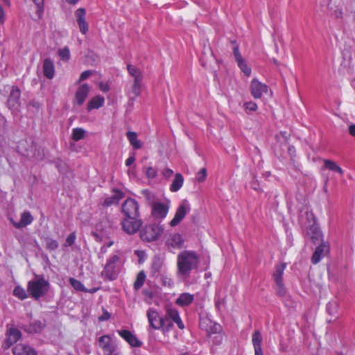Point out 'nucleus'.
Masks as SVG:
<instances>
[{"label": "nucleus", "instance_id": "39", "mask_svg": "<svg viewBox=\"0 0 355 355\" xmlns=\"http://www.w3.org/2000/svg\"><path fill=\"white\" fill-rule=\"evenodd\" d=\"M324 166L326 168H328L332 171H335L338 173L340 175H343L344 173L343 170L336 164V162L329 159L324 160Z\"/></svg>", "mask_w": 355, "mask_h": 355}, {"label": "nucleus", "instance_id": "37", "mask_svg": "<svg viewBox=\"0 0 355 355\" xmlns=\"http://www.w3.org/2000/svg\"><path fill=\"white\" fill-rule=\"evenodd\" d=\"M127 138L130 143V144L133 146L135 149H139L141 148L142 144L139 140L137 139V135L135 132H128L127 134Z\"/></svg>", "mask_w": 355, "mask_h": 355}, {"label": "nucleus", "instance_id": "20", "mask_svg": "<svg viewBox=\"0 0 355 355\" xmlns=\"http://www.w3.org/2000/svg\"><path fill=\"white\" fill-rule=\"evenodd\" d=\"M46 327V324L43 321L34 320L28 324L24 325L23 329L28 334H40Z\"/></svg>", "mask_w": 355, "mask_h": 355}, {"label": "nucleus", "instance_id": "5", "mask_svg": "<svg viewBox=\"0 0 355 355\" xmlns=\"http://www.w3.org/2000/svg\"><path fill=\"white\" fill-rule=\"evenodd\" d=\"M97 343L103 355H112V354L117 351V343L110 335L105 334L100 336L97 340Z\"/></svg>", "mask_w": 355, "mask_h": 355}, {"label": "nucleus", "instance_id": "13", "mask_svg": "<svg viewBox=\"0 0 355 355\" xmlns=\"http://www.w3.org/2000/svg\"><path fill=\"white\" fill-rule=\"evenodd\" d=\"M234 60L240 70L246 76L250 77L252 73L251 68L248 65L247 62L241 54L239 46L236 45L233 49Z\"/></svg>", "mask_w": 355, "mask_h": 355}, {"label": "nucleus", "instance_id": "43", "mask_svg": "<svg viewBox=\"0 0 355 355\" xmlns=\"http://www.w3.org/2000/svg\"><path fill=\"white\" fill-rule=\"evenodd\" d=\"M46 248L50 251H54L58 248V242L51 238L47 237L45 239Z\"/></svg>", "mask_w": 355, "mask_h": 355}, {"label": "nucleus", "instance_id": "32", "mask_svg": "<svg viewBox=\"0 0 355 355\" xmlns=\"http://www.w3.org/2000/svg\"><path fill=\"white\" fill-rule=\"evenodd\" d=\"M33 220V217L32 216L31 213L28 211H24V213H22L21 216L19 223H13V225L16 228H21L30 225L31 223H32Z\"/></svg>", "mask_w": 355, "mask_h": 355}, {"label": "nucleus", "instance_id": "8", "mask_svg": "<svg viewBox=\"0 0 355 355\" xmlns=\"http://www.w3.org/2000/svg\"><path fill=\"white\" fill-rule=\"evenodd\" d=\"M143 224L140 217H125L121 221V225L123 231L127 234L132 235L135 234Z\"/></svg>", "mask_w": 355, "mask_h": 355}, {"label": "nucleus", "instance_id": "53", "mask_svg": "<svg viewBox=\"0 0 355 355\" xmlns=\"http://www.w3.org/2000/svg\"><path fill=\"white\" fill-rule=\"evenodd\" d=\"M92 72L90 70H87V71H83L80 74L78 83H80V82L87 79L92 75Z\"/></svg>", "mask_w": 355, "mask_h": 355}, {"label": "nucleus", "instance_id": "33", "mask_svg": "<svg viewBox=\"0 0 355 355\" xmlns=\"http://www.w3.org/2000/svg\"><path fill=\"white\" fill-rule=\"evenodd\" d=\"M142 80L133 81L129 92L130 98L134 101L141 93Z\"/></svg>", "mask_w": 355, "mask_h": 355}, {"label": "nucleus", "instance_id": "49", "mask_svg": "<svg viewBox=\"0 0 355 355\" xmlns=\"http://www.w3.org/2000/svg\"><path fill=\"white\" fill-rule=\"evenodd\" d=\"M276 291L279 296L283 297L286 294V289L283 283L276 284Z\"/></svg>", "mask_w": 355, "mask_h": 355}, {"label": "nucleus", "instance_id": "62", "mask_svg": "<svg viewBox=\"0 0 355 355\" xmlns=\"http://www.w3.org/2000/svg\"><path fill=\"white\" fill-rule=\"evenodd\" d=\"M336 17L340 18L342 17L343 12L340 9L335 10L332 13Z\"/></svg>", "mask_w": 355, "mask_h": 355}, {"label": "nucleus", "instance_id": "38", "mask_svg": "<svg viewBox=\"0 0 355 355\" xmlns=\"http://www.w3.org/2000/svg\"><path fill=\"white\" fill-rule=\"evenodd\" d=\"M161 321H162L161 322V324H162L161 331L164 334H166V333L170 331L173 327V324H172L171 320L167 316V311L166 310L165 314L163 316H162Z\"/></svg>", "mask_w": 355, "mask_h": 355}, {"label": "nucleus", "instance_id": "54", "mask_svg": "<svg viewBox=\"0 0 355 355\" xmlns=\"http://www.w3.org/2000/svg\"><path fill=\"white\" fill-rule=\"evenodd\" d=\"M173 174V171L172 169H170V168H165L164 170H163L162 171V175L164 177H165L166 178H171Z\"/></svg>", "mask_w": 355, "mask_h": 355}, {"label": "nucleus", "instance_id": "55", "mask_svg": "<svg viewBox=\"0 0 355 355\" xmlns=\"http://www.w3.org/2000/svg\"><path fill=\"white\" fill-rule=\"evenodd\" d=\"M110 318V314L107 311H105L98 318V320L100 321H105L109 320Z\"/></svg>", "mask_w": 355, "mask_h": 355}, {"label": "nucleus", "instance_id": "9", "mask_svg": "<svg viewBox=\"0 0 355 355\" xmlns=\"http://www.w3.org/2000/svg\"><path fill=\"white\" fill-rule=\"evenodd\" d=\"M170 209V202H155L151 206V214L157 220H163L168 213Z\"/></svg>", "mask_w": 355, "mask_h": 355}, {"label": "nucleus", "instance_id": "34", "mask_svg": "<svg viewBox=\"0 0 355 355\" xmlns=\"http://www.w3.org/2000/svg\"><path fill=\"white\" fill-rule=\"evenodd\" d=\"M184 183V178L180 173H176L175 178L170 186V190L172 192L179 191Z\"/></svg>", "mask_w": 355, "mask_h": 355}, {"label": "nucleus", "instance_id": "11", "mask_svg": "<svg viewBox=\"0 0 355 355\" xmlns=\"http://www.w3.org/2000/svg\"><path fill=\"white\" fill-rule=\"evenodd\" d=\"M121 210L125 217H139V205L135 199H126L122 204Z\"/></svg>", "mask_w": 355, "mask_h": 355}, {"label": "nucleus", "instance_id": "44", "mask_svg": "<svg viewBox=\"0 0 355 355\" xmlns=\"http://www.w3.org/2000/svg\"><path fill=\"white\" fill-rule=\"evenodd\" d=\"M58 55L62 61L67 62L71 57L70 51L68 47H64L58 50Z\"/></svg>", "mask_w": 355, "mask_h": 355}, {"label": "nucleus", "instance_id": "35", "mask_svg": "<svg viewBox=\"0 0 355 355\" xmlns=\"http://www.w3.org/2000/svg\"><path fill=\"white\" fill-rule=\"evenodd\" d=\"M285 268V264H279L276 266L275 271L273 273V279L275 284L283 283V275Z\"/></svg>", "mask_w": 355, "mask_h": 355}, {"label": "nucleus", "instance_id": "6", "mask_svg": "<svg viewBox=\"0 0 355 355\" xmlns=\"http://www.w3.org/2000/svg\"><path fill=\"white\" fill-rule=\"evenodd\" d=\"M164 232V228L158 224H152L146 226L140 233V237L143 241H153L159 238Z\"/></svg>", "mask_w": 355, "mask_h": 355}, {"label": "nucleus", "instance_id": "15", "mask_svg": "<svg viewBox=\"0 0 355 355\" xmlns=\"http://www.w3.org/2000/svg\"><path fill=\"white\" fill-rule=\"evenodd\" d=\"M268 91V86L257 78H253L250 83V92L254 98H260Z\"/></svg>", "mask_w": 355, "mask_h": 355}, {"label": "nucleus", "instance_id": "10", "mask_svg": "<svg viewBox=\"0 0 355 355\" xmlns=\"http://www.w3.org/2000/svg\"><path fill=\"white\" fill-rule=\"evenodd\" d=\"M191 211L189 202L184 199L179 205L175 211L173 218L170 221L169 225L171 227L177 226Z\"/></svg>", "mask_w": 355, "mask_h": 355}, {"label": "nucleus", "instance_id": "52", "mask_svg": "<svg viewBox=\"0 0 355 355\" xmlns=\"http://www.w3.org/2000/svg\"><path fill=\"white\" fill-rule=\"evenodd\" d=\"M244 106L246 110H248L250 111H256L257 109V105L254 102H252V101L245 103Z\"/></svg>", "mask_w": 355, "mask_h": 355}, {"label": "nucleus", "instance_id": "47", "mask_svg": "<svg viewBox=\"0 0 355 355\" xmlns=\"http://www.w3.org/2000/svg\"><path fill=\"white\" fill-rule=\"evenodd\" d=\"M159 277H160L161 281L162 282V284L164 286L171 287L173 282L171 278L166 274V272H163L162 275H160Z\"/></svg>", "mask_w": 355, "mask_h": 355}, {"label": "nucleus", "instance_id": "58", "mask_svg": "<svg viewBox=\"0 0 355 355\" xmlns=\"http://www.w3.org/2000/svg\"><path fill=\"white\" fill-rule=\"evenodd\" d=\"M5 21V14L1 6H0V25Z\"/></svg>", "mask_w": 355, "mask_h": 355}, {"label": "nucleus", "instance_id": "26", "mask_svg": "<svg viewBox=\"0 0 355 355\" xmlns=\"http://www.w3.org/2000/svg\"><path fill=\"white\" fill-rule=\"evenodd\" d=\"M166 243L168 245L171 246L173 248H180L183 245L184 240L180 234L175 233L169 236Z\"/></svg>", "mask_w": 355, "mask_h": 355}, {"label": "nucleus", "instance_id": "46", "mask_svg": "<svg viewBox=\"0 0 355 355\" xmlns=\"http://www.w3.org/2000/svg\"><path fill=\"white\" fill-rule=\"evenodd\" d=\"M143 171L146 178L150 180L155 178L157 175L156 169L153 166L144 167Z\"/></svg>", "mask_w": 355, "mask_h": 355}, {"label": "nucleus", "instance_id": "59", "mask_svg": "<svg viewBox=\"0 0 355 355\" xmlns=\"http://www.w3.org/2000/svg\"><path fill=\"white\" fill-rule=\"evenodd\" d=\"M135 161V157H133V156L129 157L125 160V165H126L127 166H130L132 164H133Z\"/></svg>", "mask_w": 355, "mask_h": 355}, {"label": "nucleus", "instance_id": "7", "mask_svg": "<svg viewBox=\"0 0 355 355\" xmlns=\"http://www.w3.org/2000/svg\"><path fill=\"white\" fill-rule=\"evenodd\" d=\"M26 141H21L18 145V151L19 153L29 158H34L36 160L42 159L44 157L43 150L36 148V146L33 144L31 145L29 148H26Z\"/></svg>", "mask_w": 355, "mask_h": 355}, {"label": "nucleus", "instance_id": "31", "mask_svg": "<svg viewBox=\"0 0 355 355\" xmlns=\"http://www.w3.org/2000/svg\"><path fill=\"white\" fill-rule=\"evenodd\" d=\"M194 300V295L189 293H183L176 300V304L184 306L191 304Z\"/></svg>", "mask_w": 355, "mask_h": 355}, {"label": "nucleus", "instance_id": "29", "mask_svg": "<svg viewBox=\"0 0 355 355\" xmlns=\"http://www.w3.org/2000/svg\"><path fill=\"white\" fill-rule=\"evenodd\" d=\"M105 102L103 96L98 95L89 100L87 103V110L89 112L94 109H98L103 106Z\"/></svg>", "mask_w": 355, "mask_h": 355}, {"label": "nucleus", "instance_id": "23", "mask_svg": "<svg viewBox=\"0 0 355 355\" xmlns=\"http://www.w3.org/2000/svg\"><path fill=\"white\" fill-rule=\"evenodd\" d=\"M166 311L167 316L171 320L172 324L175 323L180 329H184V325L180 318L178 311L174 308H168Z\"/></svg>", "mask_w": 355, "mask_h": 355}, {"label": "nucleus", "instance_id": "2", "mask_svg": "<svg viewBox=\"0 0 355 355\" xmlns=\"http://www.w3.org/2000/svg\"><path fill=\"white\" fill-rule=\"evenodd\" d=\"M301 225L306 229V234L313 243L322 240V233L315 222L313 213L307 209L302 210L299 216Z\"/></svg>", "mask_w": 355, "mask_h": 355}, {"label": "nucleus", "instance_id": "64", "mask_svg": "<svg viewBox=\"0 0 355 355\" xmlns=\"http://www.w3.org/2000/svg\"><path fill=\"white\" fill-rule=\"evenodd\" d=\"M112 355H121V353L117 350L114 354H112Z\"/></svg>", "mask_w": 355, "mask_h": 355}, {"label": "nucleus", "instance_id": "16", "mask_svg": "<svg viewBox=\"0 0 355 355\" xmlns=\"http://www.w3.org/2000/svg\"><path fill=\"white\" fill-rule=\"evenodd\" d=\"M118 334L124 339L131 347H140L143 343L139 340L137 336L130 331L127 329H121L116 331Z\"/></svg>", "mask_w": 355, "mask_h": 355}, {"label": "nucleus", "instance_id": "3", "mask_svg": "<svg viewBox=\"0 0 355 355\" xmlns=\"http://www.w3.org/2000/svg\"><path fill=\"white\" fill-rule=\"evenodd\" d=\"M50 288V284L43 275H35L34 279L27 284V292L36 300L46 295Z\"/></svg>", "mask_w": 355, "mask_h": 355}, {"label": "nucleus", "instance_id": "48", "mask_svg": "<svg viewBox=\"0 0 355 355\" xmlns=\"http://www.w3.org/2000/svg\"><path fill=\"white\" fill-rule=\"evenodd\" d=\"M207 177V170L205 168H201L196 175V180L199 182H202L205 180Z\"/></svg>", "mask_w": 355, "mask_h": 355}, {"label": "nucleus", "instance_id": "24", "mask_svg": "<svg viewBox=\"0 0 355 355\" xmlns=\"http://www.w3.org/2000/svg\"><path fill=\"white\" fill-rule=\"evenodd\" d=\"M43 73L44 76L49 78L52 79L55 76V66L53 62L50 58L44 59L43 62Z\"/></svg>", "mask_w": 355, "mask_h": 355}, {"label": "nucleus", "instance_id": "36", "mask_svg": "<svg viewBox=\"0 0 355 355\" xmlns=\"http://www.w3.org/2000/svg\"><path fill=\"white\" fill-rule=\"evenodd\" d=\"M127 69H128L129 74L133 77V78H134L133 81L143 80L142 73H141V70L139 68H137L136 66L132 65V64H128L127 66Z\"/></svg>", "mask_w": 355, "mask_h": 355}, {"label": "nucleus", "instance_id": "28", "mask_svg": "<svg viewBox=\"0 0 355 355\" xmlns=\"http://www.w3.org/2000/svg\"><path fill=\"white\" fill-rule=\"evenodd\" d=\"M123 197V193L119 190H114V194L105 198L103 205L109 207L114 204H117L119 201Z\"/></svg>", "mask_w": 355, "mask_h": 355}, {"label": "nucleus", "instance_id": "40", "mask_svg": "<svg viewBox=\"0 0 355 355\" xmlns=\"http://www.w3.org/2000/svg\"><path fill=\"white\" fill-rule=\"evenodd\" d=\"M70 285L77 291L80 292H87L89 289L86 288L84 285L78 279L70 277L69 279Z\"/></svg>", "mask_w": 355, "mask_h": 355}, {"label": "nucleus", "instance_id": "18", "mask_svg": "<svg viewBox=\"0 0 355 355\" xmlns=\"http://www.w3.org/2000/svg\"><path fill=\"white\" fill-rule=\"evenodd\" d=\"M200 327L208 334H216L221 330V326L214 322L208 317H204L200 319Z\"/></svg>", "mask_w": 355, "mask_h": 355}, {"label": "nucleus", "instance_id": "60", "mask_svg": "<svg viewBox=\"0 0 355 355\" xmlns=\"http://www.w3.org/2000/svg\"><path fill=\"white\" fill-rule=\"evenodd\" d=\"M349 133L351 136L355 137V124L349 126Z\"/></svg>", "mask_w": 355, "mask_h": 355}, {"label": "nucleus", "instance_id": "25", "mask_svg": "<svg viewBox=\"0 0 355 355\" xmlns=\"http://www.w3.org/2000/svg\"><path fill=\"white\" fill-rule=\"evenodd\" d=\"M19 97L20 90L17 87H12L8 99V105L10 109L17 108Z\"/></svg>", "mask_w": 355, "mask_h": 355}, {"label": "nucleus", "instance_id": "56", "mask_svg": "<svg viewBox=\"0 0 355 355\" xmlns=\"http://www.w3.org/2000/svg\"><path fill=\"white\" fill-rule=\"evenodd\" d=\"M99 88L103 92H106L110 89L109 85L107 83H100Z\"/></svg>", "mask_w": 355, "mask_h": 355}, {"label": "nucleus", "instance_id": "21", "mask_svg": "<svg viewBox=\"0 0 355 355\" xmlns=\"http://www.w3.org/2000/svg\"><path fill=\"white\" fill-rule=\"evenodd\" d=\"M262 335L260 331H255L252 335V343L254 349V355H263L262 350Z\"/></svg>", "mask_w": 355, "mask_h": 355}, {"label": "nucleus", "instance_id": "57", "mask_svg": "<svg viewBox=\"0 0 355 355\" xmlns=\"http://www.w3.org/2000/svg\"><path fill=\"white\" fill-rule=\"evenodd\" d=\"M222 339H223V336H222V335H220V334H217V335H216V336L214 337V338H213V340H214V343H216V344H217V345H219V344H220V343H221V342H222Z\"/></svg>", "mask_w": 355, "mask_h": 355}, {"label": "nucleus", "instance_id": "22", "mask_svg": "<svg viewBox=\"0 0 355 355\" xmlns=\"http://www.w3.org/2000/svg\"><path fill=\"white\" fill-rule=\"evenodd\" d=\"M14 355H37L36 351L30 345L17 344L12 349Z\"/></svg>", "mask_w": 355, "mask_h": 355}, {"label": "nucleus", "instance_id": "51", "mask_svg": "<svg viewBox=\"0 0 355 355\" xmlns=\"http://www.w3.org/2000/svg\"><path fill=\"white\" fill-rule=\"evenodd\" d=\"M336 304L335 302H329L327 304V311L330 315H333L336 309Z\"/></svg>", "mask_w": 355, "mask_h": 355}, {"label": "nucleus", "instance_id": "30", "mask_svg": "<svg viewBox=\"0 0 355 355\" xmlns=\"http://www.w3.org/2000/svg\"><path fill=\"white\" fill-rule=\"evenodd\" d=\"M163 272V262L159 259H155L150 268L151 275L154 277H157Z\"/></svg>", "mask_w": 355, "mask_h": 355}, {"label": "nucleus", "instance_id": "19", "mask_svg": "<svg viewBox=\"0 0 355 355\" xmlns=\"http://www.w3.org/2000/svg\"><path fill=\"white\" fill-rule=\"evenodd\" d=\"M89 90L90 87L87 84L81 85L76 92L73 104L79 106L83 105L88 96Z\"/></svg>", "mask_w": 355, "mask_h": 355}, {"label": "nucleus", "instance_id": "12", "mask_svg": "<svg viewBox=\"0 0 355 355\" xmlns=\"http://www.w3.org/2000/svg\"><path fill=\"white\" fill-rule=\"evenodd\" d=\"M146 316L149 323V328L148 331L151 332V329L161 330L162 316H159V313L153 308H150L146 313Z\"/></svg>", "mask_w": 355, "mask_h": 355}, {"label": "nucleus", "instance_id": "17", "mask_svg": "<svg viewBox=\"0 0 355 355\" xmlns=\"http://www.w3.org/2000/svg\"><path fill=\"white\" fill-rule=\"evenodd\" d=\"M75 17L81 33L85 35L89 30V25L86 21V10L79 8L75 12Z\"/></svg>", "mask_w": 355, "mask_h": 355}, {"label": "nucleus", "instance_id": "14", "mask_svg": "<svg viewBox=\"0 0 355 355\" xmlns=\"http://www.w3.org/2000/svg\"><path fill=\"white\" fill-rule=\"evenodd\" d=\"M329 252V244L328 242L322 241L315 250L312 257L311 262L313 264H317L321 259Z\"/></svg>", "mask_w": 355, "mask_h": 355}, {"label": "nucleus", "instance_id": "27", "mask_svg": "<svg viewBox=\"0 0 355 355\" xmlns=\"http://www.w3.org/2000/svg\"><path fill=\"white\" fill-rule=\"evenodd\" d=\"M6 343L8 346L15 343L21 336L20 331L16 328L11 327L7 331Z\"/></svg>", "mask_w": 355, "mask_h": 355}, {"label": "nucleus", "instance_id": "61", "mask_svg": "<svg viewBox=\"0 0 355 355\" xmlns=\"http://www.w3.org/2000/svg\"><path fill=\"white\" fill-rule=\"evenodd\" d=\"M38 7L39 10H42L44 0H32Z\"/></svg>", "mask_w": 355, "mask_h": 355}, {"label": "nucleus", "instance_id": "41", "mask_svg": "<svg viewBox=\"0 0 355 355\" xmlns=\"http://www.w3.org/2000/svg\"><path fill=\"white\" fill-rule=\"evenodd\" d=\"M146 279V274L144 271H140L134 283V288L135 290H139L142 287Z\"/></svg>", "mask_w": 355, "mask_h": 355}, {"label": "nucleus", "instance_id": "4", "mask_svg": "<svg viewBox=\"0 0 355 355\" xmlns=\"http://www.w3.org/2000/svg\"><path fill=\"white\" fill-rule=\"evenodd\" d=\"M119 257L117 254H113L107 259L102 275L108 280H114L117 278L119 274V268L117 263L119 261Z\"/></svg>", "mask_w": 355, "mask_h": 355}, {"label": "nucleus", "instance_id": "45", "mask_svg": "<svg viewBox=\"0 0 355 355\" xmlns=\"http://www.w3.org/2000/svg\"><path fill=\"white\" fill-rule=\"evenodd\" d=\"M13 295L20 300H24L28 297L26 291L21 286H16L14 288Z\"/></svg>", "mask_w": 355, "mask_h": 355}, {"label": "nucleus", "instance_id": "1", "mask_svg": "<svg viewBox=\"0 0 355 355\" xmlns=\"http://www.w3.org/2000/svg\"><path fill=\"white\" fill-rule=\"evenodd\" d=\"M200 263L198 254L193 250H184L177 256L176 277L187 282L193 271H197Z\"/></svg>", "mask_w": 355, "mask_h": 355}, {"label": "nucleus", "instance_id": "50", "mask_svg": "<svg viewBox=\"0 0 355 355\" xmlns=\"http://www.w3.org/2000/svg\"><path fill=\"white\" fill-rule=\"evenodd\" d=\"M76 236L75 232L71 233L66 239L64 245L65 246H71L76 241Z\"/></svg>", "mask_w": 355, "mask_h": 355}, {"label": "nucleus", "instance_id": "42", "mask_svg": "<svg viewBox=\"0 0 355 355\" xmlns=\"http://www.w3.org/2000/svg\"><path fill=\"white\" fill-rule=\"evenodd\" d=\"M85 130L80 128H73L72 130V139L78 141L85 137Z\"/></svg>", "mask_w": 355, "mask_h": 355}, {"label": "nucleus", "instance_id": "63", "mask_svg": "<svg viewBox=\"0 0 355 355\" xmlns=\"http://www.w3.org/2000/svg\"><path fill=\"white\" fill-rule=\"evenodd\" d=\"M69 4L75 6L76 5L80 0H65Z\"/></svg>", "mask_w": 355, "mask_h": 355}]
</instances>
